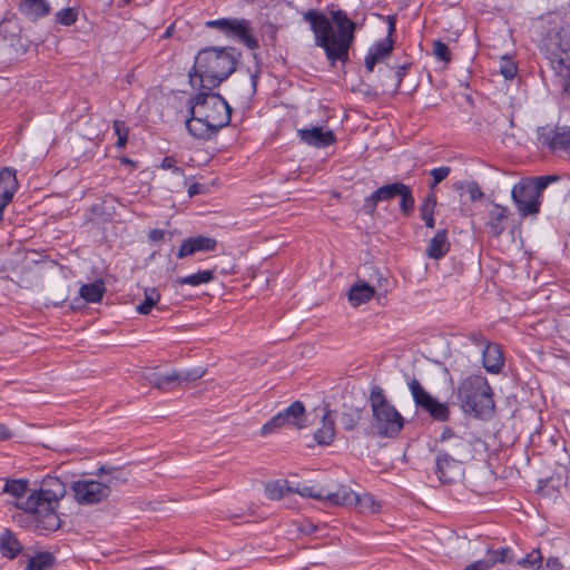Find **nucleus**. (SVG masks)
Masks as SVG:
<instances>
[{
	"label": "nucleus",
	"mask_w": 570,
	"mask_h": 570,
	"mask_svg": "<svg viewBox=\"0 0 570 570\" xmlns=\"http://www.w3.org/2000/svg\"><path fill=\"white\" fill-rule=\"evenodd\" d=\"M303 20L309 24L315 46L324 50L328 65L334 68L338 62L344 66L350 61V49L365 17H350L340 6L331 4L324 11L308 9L303 13Z\"/></svg>",
	"instance_id": "f257e3e1"
},
{
	"label": "nucleus",
	"mask_w": 570,
	"mask_h": 570,
	"mask_svg": "<svg viewBox=\"0 0 570 570\" xmlns=\"http://www.w3.org/2000/svg\"><path fill=\"white\" fill-rule=\"evenodd\" d=\"M51 483H55L59 491H29V482L26 479L7 480L2 491L17 499L16 507L31 515L36 529L56 531L60 528L61 521L55 511V504L63 497L65 487L57 478L46 481V484Z\"/></svg>",
	"instance_id": "f03ea898"
},
{
	"label": "nucleus",
	"mask_w": 570,
	"mask_h": 570,
	"mask_svg": "<svg viewBox=\"0 0 570 570\" xmlns=\"http://www.w3.org/2000/svg\"><path fill=\"white\" fill-rule=\"evenodd\" d=\"M242 52L235 47H206L198 51L189 71L195 89L214 90L235 72Z\"/></svg>",
	"instance_id": "7ed1b4c3"
},
{
	"label": "nucleus",
	"mask_w": 570,
	"mask_h": 570,
	"mask_svg": "<svg viewBox=\"0 0 570 570\" xmlns=\"http://www.w3.org/2000/svg\"><path fill=\"white\" fill-rule=\"evenodd\" d=\"M96 479H81L72 482L73 498L79 504L92 505L109 498L114 489L127 482L126 473L118 466L102 465Z\"/></svg>",
	"instance_id": "20e7f679"
},
{
	"label": "nucleus",
	"mask_w": 570,
	"mask_h": 570,
	"mask_svg": "<svg viewBox=\"0 0 570 570\" xmlns=\"http://www.w3.org/2000/svg\"><path fill=\"white\" fill-rule=\"evenodd\" d=\"M456 399L464 413L489 419L494 411L492 389L482 375H469L456 387Z\"/></svg>",
	"instance_id": "39448f33"
},
{
	"label": "nucleus",
	"mask_w": 570,
	"mask_h": 570,
	"mask_svg": "<svg viewBox=\"0 0 570 570\" xmlns=\"http://www.w3.org/2000/svg\"><path fill=\"white\" fill-rule=\"evenodd\" d=\"M370 405L373 415V429L380 438H396L403 426L404 417L392 405L381 386L373 385L370 394Z\"/></svg>",
	"instance_id": "423d86ee"
},
{
	"label": "nucleus",
	"mask_w": 570,
	"mask_h": 570,
	"mask_svg": "<svg viewBox=\"0 0 570 570\" xmlns=\"http://www.w3.org/2000/svg\"><path fill=\"white\" fill-rule=\"evenodd\" d=\"M556 180L558 178L554 176H539L523 178L513 186L511 197L520 217H534L540 213L542 193L551 181Z\"/></svg>",
	"instance_id": "0eeeda50"
},
{
	"label": "nucleus",
	"mask_w": 570,
	"mask_h": 570,
	"mask_svg": "<svg viewBox=\"0 0 570 570\" xmlns=\"http://www.w3.org/2000/svg\"><path fill=\"white\" fill-rule=\"evenodd\" d=\"M396 197L400 198V212L403 216L410 217L415 208V199L411 187L402 181L385 184L375 189L364 199L361 210L363 214L374 217L379 203L390 202Z\"/></svg>",
	"instance_id": "6e6552de"
},
{
	"label": "nucleus",
	"mask_w": 570,
	"mask_h": 570,
	"mask_svg": "<svg viewBox=\"0 0 570 570\" xmlns=\"http://www.w3.org/2000/svg\"><path fill=\"white\" fill-rule=\"evenodd\" d=\"M541 51L558 76L570 71V29L550 30L542 39Z\"/></svg>",
	"instance_id": "1a4fd4ad"
},
{
	"label": "nucleus",
	"mask_w": 570,
	"mask_h": 570,
	"mask_svg": "<svg viewBox=\"0 0 570 570\" xmlns=\"http://www.w3.org/2000/svg\"><path fill=\"white\" fill-rule=\"evenodd\" d=\"M188 105L193 109H202L219 129L230 122L232 107L222 95L213 90L199 89L198 94L189 98Z\"/></svg>",
	"instance_id": "9d476101"
},
{
	"label": "nucleus",
	"mask_w": 570,
	"mask_h": 570,
	"mask_svg": "<svg viewBox=\"0 0 570 570\" xmlns=\"http://www.w3.org/2000/svg\"><path fill=\"white\" fill-rule=\"evenodd\" d=\"M409 390L415 406L428 413L432 420L436 422H448L450 420L451 412L449 404L440 402L430 394L416 379H412L409 382Z\"/></svg>",
	"instance_id": "9b49d317"
},
{
	"label": "nucleus",
	"mask_w": 570,
	"mask_h": 570,
	"mask_svg": "<svg viewBox=\"0 0 570 570\" xmlns=\"http://www.w3.org/2000/svg\"><path fill=\"white\" fill-rule=\"evenodd\" d=\"M306 425V411L301 401L293 402L285 410L278 412L268 420L261 430L262 435H268L279 431L282 428H295L301 430Z\"/></svg>",
	"instance_id": "f8f14e48"
},
{
	"label": "nucleus",
	"mask_w": 570,
	"mask_h": 570,
	"mask_svg": "<svg viewBox=\"0 0 570 570\" xmlns=\"http://www.w3.org/2000/svg\"><path fill=\"white\" fill-rule=\"evenodd\" d=\"M537 139L541 147L549 151L570 155V127L560 125H546L538 127Z\"/></svg>",
	"instance_id": "ddd939ff"
},
{
	"label": "nucleus",
	"mask_w": 570,
	"mask_h": 570,
	"mask_svg": "<svg viewBox=\"0 0 570 570\" xmlns=\"http://www.w3.org/2000/svg\"><path fill=\"white\" fill-rule=\"evenodd\" d=\"M189 117L186 119V129L190 136L200 140H210L216 137L220 129L214 125L208 115L202 109L189 107Z\"/></svg>",
	"instance_id": "4468645a"
},
{
	"label": "nucleus",
	"mask_w": 570,
	"mask_h": 570,
	"mask_svg": "<svg viewBox=\"0 0 570 570\" xmlns=\"http://www.w3.org/2000/svg\"><path fill=\"white\" fill-rule=\"evenodd\" d=\"M464 463L465 461L452 456L449 458L448 454L438 452L435 459V474L444 484L458 482L464 474Z\"/></svg>",
	"instance_id": "2eb2a0df"
},
{
	"label": "nucleus",
	"mask_w": 570,
	"mask_h": 570,
	"mask_svg": "<svg viewBox=\"0 0 570 570\" xmlns=\"http://www.w3.org/2000/svg\"><path fill=\"white\" fill-rule=\"evenodd\" d=\"M224 35L228 38L238 39L250 50L259 47L257 38L252 33V23L247 19L229 18Z\"/></svg>",
	"instance_id": "dca6fc26"
},
{
	"label": "nucleus",
	"mask_w": 570,
	"mask_h": 570,
	"mask_svg": "<svg viewBox=\"0 0 570 570\" xmlns=\"http://www.w3.org/2000/svg\"><path fill=\"white\" fill-rule=\"evenodd\" d=\"M299 140L315 148H326L336 142L333 130L323 127L313 126L311 128H301L297 130Z\"/></svg>",
	"instance_id": "f3484780"
},
{
	"label": "nucleus",
	"mask_w": 570,
	"mask_h": 570,
	"mask_svg": "<svg viewBox=\"0 0 570 570\" xmlns=\"http://www.w3.org/2000/svg\"><path fill=\"white\" fill-rule=\"evenodd\" d=\"M216 247L217 240L215 238L198 235L195 237H188L184 239L176 256L178 259H183L196 253L213 252L216 249Z\"/></svg>",
	"instance_id": "a211bd4d"
},
{
	"label": "nucleus",
	"mask_w": 570,
	"mask_h": 570,
	"mask_svg": "<svg viewBox=\"0 0 570 570\" xmlns=\"http://www.w3.org/2000/svg\"><path fill=\"white\" fill-rule=\"evenodd\" d=\"M387 35L385 38L376 41L373 46L370 47L367 53L373 56L379 62L389 58L393 51L394 39L393 36L395 33L396 19L395 16H387Z\"/></svg>",
	"instance_id": "6ab92c4d"
},
{
	"label": "nucleus",
	"mask_w": 570,
	"mask_h": 570,
	"mask_svg": "<svg viewBox=\"0 0 570 570\" xmlns=\"http://www.w3.org/2000/svg\"><path fill=\"white\" fill-rule=\"evenodd\" d=\"M18 189V180L16 170L11 168H2L0 170V209L3 208L12 200L13 195Z\"/></svg>",
	"instance_id": "aec40b11"
},
{
	"label": "nucleus",
	"mask_w": 570,
	"mask_h": 570,
	"mask_svg": "<svg viewBox=\"0 0 570 570\" xmlns=\"http://www.w3.org/2000/svg\"><path fill=\"white\" fill-rule=\"evenodd\" d=\"M482 363L487 372L499 374L504 365V357L500 345L487 342L482 350Z\"/></svg>",
	"instance_id": "412c9836"
},
{
	"label": "nucleus",
	"mask_w": 570,
	"mask_h": 570,
	"mask_svg": "<svg viewBox=\"0 0 570 570\" xmlns=\"http://www.w3.org/2000/svg\"><path fill=\"white\" fill-rule=\"evenodd\" d=\"M439 453L466 461L472 455V444L462 436L454 438L438 449Z\"/></svg>",
	"instance_id": "4be33fe9"
},
{
	"label": "nucleus",
	"mask_w": 570,
	"mask_h": 570,
	"mask_svg": "<svg viewBox=\"0 0 570 570\" xmlns=\"http://www.w3.org/2000/svg\"><path fill=\"white\" fill-rule=\"evenodd\" d=\"M508 214L509 210L505 206L492 205V209L489 212V219L485 222V227L491 236L499 237L502 235L509 217Z\"/></svg>",
	"instance_id": "5701e85b"
},
{
	"label": "nucleus",
	"mask_w": 570,
	"mask_h": 570,
	"mask_svg": "<svg viewBox=\"0 0 570 570\" xmlns=\"http://www.w3.org/2000/svg\"><path fill=\"white\" fill-rule=\"evenodd\" d=\"M450 246L451 245L448 237V230L440 229L429 240V244L425 248V255L432 259H441L449 253Z\"/></svg>",
	"instance_id": "b1692460"
},
{
	"label": "nucleus",
	"mask_w": 570,
	"mask_h": 570,
	"mask_svg": "<svg viewBox=\"0 0 570 570\" xmlns=\"http://www.w3.org/2000/svg\"><path fill=\"white\" fill-rule=\"evenodd\" d=\"M325 501L331 505H355L360 502V497L347 485H340L336 491L325 490Z\"/></svg>",
	"instance_id": "393cba45"
},
{
	"label": "nucleus",
	"mask_w": 570,
	"mask_h": 570,
	"mask_svg": "<svg viewBox=\"0 0 570 570\" xmlns=\"http://www.w3.org/2000/svg\"><path fill=\"white\" fill-rule=\"evenodd\" d=\"M20 12L32 21H37L50 13L51 7L47 0H22Z\"/></svg>",
	"instance_id": "a878e982"
},
{
	"label": "nucleus",
	"mask_w": 570,
	"mask_h": 570,
	"mask_svg": "<svg viewBox=\"0 0 570 570\" xmlns=\"http://www.w3.org/2000/svg\"><path fill=\"white\" fill-rule=\"evenodd\" d=\"M146 379L151 386L164 392L174 391L176 387L181 385L177 371H173L167 374L151 372L146 376Z\"/></svg>",
	"instance_id": "bb28decb"
},
{
	"label": "nucleus",
	"mask_w": 570,
	"mask_h": 570,
	"mask_svg": "<svg viewBox=\"0 0 570 570\" xmlns=\"http://www.w3.org/2000/svg\"><path fill=\"white\" fill-rule=\"evenodd\" d=\"M335 438V420L332 411L327 410L323 414L322 425L314 433V439L320 445H330Z\"/></svg>",
	"instance_id": "cd10ccee"
},
{
	"label": "nucleus",
	"mask_w": 570,
	"mask_h": 570,
	"mask_svg": "<svg viewBox=\"0 0 570 570\" xmlns=\"http://www.w3.org/2000/svg\"><path fill=\"white\" fill-rule=\"evenodd\" d=\"M374 288L366 283H356L348 291V301L352 306L357 307L368 302L374 296Z\"/></svg>",
	"instance_id": "c85d7f7f"
},
{
	"label": "nucleus",
	"mask_w": 570,
	"mask_h": 570,
	"mask_svg": "<svg viewBox=\"0 0 570 570\" xmlns=\"http://www.w3.org/2000/svg\"><path fill=\"white\" fill-rule=\"evenodd\" d=\"M0 550L8 559H14L22 550V546L9 529H4L1 533Z\"/></svg>",
	"instance_id": "c756f323"
},
{
	"label": "nucleus",
	"mask_w": 570,
	"mask_h": 570,
	"mask_svg": "<svg viewBox=\"0 0 570 570\" xmlns=\"http://www.w3.org/2000/svg\"><path fill=\"white\" fill-rule=\"evenodd\" d=\"M438 199L435 193L429 191L420 206V217L428 228L435 226L434 209Z\"/></svg>",
	"instance_id": "7c9ffc66"
},
{
	"label": "nucleus",
	"mask_w": 570,
	"mask_h": 570,
	"mask_svg": "<svg viewBox=\"0 0 570 570\" xmlns=\"http://www.w3.org/2000/svg\"><path fill=\"white\" fill-rule=\"evenodd\" d=\"M56 564V558L50 552H38L29 559L24 570H51Z\"/></svg>",
	"instance_id": "2f4dec72"
},
{
	"label": "nucleus",
	"mask_w": 570,
	"mask_h": 570,
	"mask_svg": "<svg viewBox=\"0 0 570 570\" xmlns=\"http://www.w3.org/2000/svg\"><path fill=\"white\" fill-rule=\"evenodd\" d=\"M105 293L102 282H95L91 284H83L79 289V295L88 303H98L101 301Z\"/></svg>",
	"instance_id": "473e14b6"
},
{
	"label": "nucleus",
	"mask_w": 570,
	"mask_h": 570,
	"mask_svg": "<svg viewBox=\"0 0 570 570\" xmlns=\"http://www.w3.org/2000/svg\"><path fill=\"white\" fill-rule=\"evenodd\" d=\"M144 296V301L136 306V311L138 314L148 315L160 301V293L156 287H151L145 289Z\"/></svg>",
	"instance_id": "72a5a7b5"
},
{
	"label": "nucleus",
	"mask_w": 570,
	"mask_h": 570,
	"mask_svg": "<svg viewBox=\"0 0 570 570\" xmlns=\"http://www.w3.org/2000/svg\"><path fill=\"white\" fill-rule=\"evenodd\" d=\"M215 278L214 271L206 269L199 271L195 274H190L184 277H178L177 283L179 285H190V286H199L202 284H207Z\"/></svg>",
	"instance_id": "f704fd0d"
},
{
	"label": "nucleus",
	"mask_w": 570,
	"mask_h": 570,
	"mask_svg": "<svg viewBox=\"0 0 570 570\" xmlns=\"http://www.w3.org/2000/svg\"><path fill=\"white\" fill-rule=\"evenodd\" d=\"M491 568L497 563H510L512 561V550L509 547H502L497 550H488L487 558Z\"/></svg>",
	"instance_id": "c9c22d12"
},
{
	"label": "nucleus",
	"mask_w": 570,
	"mask_h": 570,
	"mask_svg": "<svg viewBox=\"0 0 570 570\" xmlns=\"http://www.w3.org/2000/svg\"><path fill=\"white\" fill-rule=\"evenodd\" d=\"M543 557L539 549L532 550L530 553H528L524 558L518 561V564L538 570L542 567Z\"/></svg>",
	"instance_id": "e433bc0d"
},
{
	"label": "nucleus",
	"mask_w": 570,
	"mask_h": 570,
	"mask_svg": "<svg viewBox=\"0 0 570 570\" xmlns=\"http://www.w3.org/2000/svg\"><path fill=\"white\" fill-rule=\"evenodd\" d=\"M362 416V410L355 409L350 413H342L340 417V423L345 431H352L356 428L358 421Z\"/></svg>",
	"instance_id": "4c0bfd02"
},
{
	"label": "nucleus",
	"mask_w": 570,
	"mask_h": 570,
	"mask_svg": "<svg viewBox=\"0 0 570 570\" xmlns=\"http://www.w3.org/2000/svg\"><path fill=\"white\" fill-rule=\"evenodd\" d=\"M295 492L305 498L325 501V490L316 485H301L295 489Z\"/></svg>",
	"instance_id": "58836bf2"
},
{
	"label": "nucleus",
	"mask_w": 570,
	"mask_h": 570,
	"mask_svg": "<svg viewBox=\"0 0 570 570\" xmlns=\"http://www.w3.org/2000/svg\"><path fill=\"white\" fill-rule=\"evenodd\" d=\"M78 10L75 8H65L56 13V21L62 26L69 27L77 21Z\"/></svg>",
	"instance_id": "ea45409f"
},
{
	"label": "nucleus",
	"mask_w": 570,
	"mask_h": 570,
	"mask_svg": "<svg viewBox=\"0 0 570 570\" xmlns=\"http://www.w3.org/2000/svg\"><path fill=\"white\" fill-rule=\"evenodd\" d=\"M500 73L505 79H513L518 72L517 63L509 57L503 56L500 60Z\"/></svg>",
	"instance_id": "a19ab883"
},
{
	"label": "nucleus",
	"mask_w": 570,
	"mask_h": 570,
	"mask_svg": "<svg viewBox=\"0 0 570 570\" xmlns=\"http://www.w3.org/2000/svg\"><path fill=\"white\" fill-rule=\"evenodd\" d=\"M285 482L281 480L271 481L265 485V494L268 499L278 500L284 495Z\"/></svg>",
	"instance_id": "79ce46f5"
},
{
	"label": "nucleus",
	"mask_w": 570,
	"mask_h": 570,
	"mask_svg": "<svg viewBox=\"0 0 570 570\" xmlns=\"http://www.w3.org/2000/svg\"><path fill=\"white\" fill-rule=\"evenodd\" d=\"M450 173L451 168L448 166L433 168L430 171L432 177V181L429 184L430 191H433L434 188L450 175Z\"/></svg>",
	"instance_id": "37998d69"
},
{
	"label": "nucleus",
	"mask_w": 570,
	"mask_h": 570,
	"mask_svg": "<svg viewBox=\"0 0 570 570\" xmlns=\"http://www.w3.org/2000/svg\"><path fill=\"white\" fill-rule=\"evenodd\" d=\"M177 372H178L179 381L181 384L184 382H194L196 380L202 379L205 375L206 370H204L203 367H195V368L181 370V371H177Z\"/></svg>",
	"instance_id": "c03bdc74"
},
{
	"label": "nucleus",
	"mask_w": 570,
	"mask_h": 570,
	"mask_svg": "<svg viewBox=\"0 0 570 570\" xmlns=\"http://www.w3.org/2000/svg\"><path fill=\"white\" fill-rule=\"evenodd\" d=\"M433 53L443 62H449L451 60L449 47L441 40L433 42Z\"/></svg>",
	"instance_id": "a18cd8bd"
},
{
	"label": "nucleus",
	"mask_w": 570,
	"mask_h": 570,
	"mask_svg": "<svg viewBox=\"0 0 570 570\" xmlns=\"http://www.w3.org/2000/svg\"><path fill=\"white\" fill-rule=\"evenodd\" d=\"M160 168L171 170V173L177 177L184 178V170L176 165V159L174 157H165L161 160Z\"/></svg>",
	"instance_id": "49530a36"
},
{
	"label": "nucleus",
	"mask_w": 570,
	"mask_h": 570,
	"mask_svg": "<svg viewBox=\"0 0 570 570\" xmlns=\"http://www.w3.org/2000/svg\"><path fill=\"white\" fill-rule=\"evenodd\" d=\"M468 193L472 202H476L483 198L484 194L476 181H471L468 185Z\"/></svg>",
	"instance_id": "de8ad7c7"
},
{
	"label": "nucleus",
	"mask_w": 570,
	"mask_h": 570,
	"mask_svg": "<svg viewBox=\"0 0 570 570\" xmlns=\"http://www.w3.org/2000/svg\"><path fill=\"white\" fill-rule=\"evenodd\" d=\"M229 18H220L216 20H208L205 22V27L209 29H217L220 32L225 33L226 26L228 23Z\"/></svg>",
	"instance_id": "09e8293b"
},
{
	"label": "nucleus",
	"mask_w": 570,
	"mask_h": 570,
	"mask_svg": "<svg viewBox=\"0 0 570 570\" xmlns=\"http://www.w3.org/2000/svg\"><path fill=\"white\" fill-rule=\"evenodd\" d=\"M112 129L117 137H120L124 135V137L128 136L129 128L127 127L126 122L124 120H114L112 121Z\"/></svg>",
	"instance_id": "8fccbe9b"
},
{
	"label": "nucleus",
	"mask_w": 570,
	"mask_h": 570,
	"mask_svg": "<svg viewBox=\"0 0 570 570\" xmlns=\"http://www.w3.org/2000/svg\"><path fill=\"white\" fill-rule=\"evenodd\" d=\"M410 68H411L410 62H405L396 68L395 73H394V76L396 78V88L400 87L401 82L403 81V79Z\"/></svg>",
	"instance_id": "3c124183"
},
{
	"label": "nucleus",
	"mask_w": 570,
	"mask_h": 570,
	"mask_svg": "<svg viewBox=\"0 0 570 570\" xmlns=\"http://www.w3.org/2000/svg\"><path fill=\"white\" fill-rule=\"evenodd\" d=\"M453 430L451 428H444L441 432L440 438L436 440V444L440 443L441 446L445 444L446 442H450V440L458 438Z\"/></svg>",
	"instance_id": "603ef678"
},
{
	"label": "nucleus",
	"mask_w": 570,
	"mask_h": 570,
	"mask_svg": "<svg viewBox=\"0 0 570 570\" xmlns=\"http://www.w3.org/2000/svg\"><path fill=\"white\" fill-rule=\"evenodd\" d=\"M490 568L491 563L484 558L468 564L464 570H489Z\"/></svg>",
	"instance_id": "864d4df0"
},
{
	"label": "nucleus",
	"mask_w": 570,
	"mask_h": 570,
	"mask_svg": "<svg viewBox=\"0 0 570 570\" xmlns=\"http://www.w3.org/2000/svg\"><path fill=\"white\" fill-rule=\"evenodd\" d=\"M546 568L548 570H563V566L557 557L548 558L546 561Z\"/></svg>",
	"instance_id": "5fc2aeb1"
},
{
	"label": "nucleus",
	"mask_w": 570,
	"mask_h": 570,
	"mask_svg": "<svg viewBox=\"0 0 570 570\" xmlns=\"http://www.w3.org/2000/svg\"><path fill=\"white\" fill-rule=\"evenodd\" d=\"M165 235H166V232L163 230V229H157V228L156 229H151L149 232V234H148V239L150 242L156 243V242H159V240L164 239Z\"/></svg>",
	"instance_id": "6e6d98bb"
},
{
	"label": "nucleus",
	"mask_w": 570,
	"mask_h": 570,
	"mask_svg": "<svg viewBox=\"0 0 570 570\" xmlns=\"http://www.w3.org/2000/svg\"><path fill=\"white\" fill-rule=\"evenodd\" d=\"M468 338L470 340V342H472L474 345H482L487 343V341L484 340L483 335L480 333V332H472L468 335Z\"/></svg>",
	"instance_id": "4d7b16f0"
},
{
	"label": "nucleus",
	"mask_w": 570,
	"mask_h": 570,
	"mask_svg": "<svg viewBox=\"0 0 570 570\" xmlns=\"http://www.w3.org/2000/svg\"><path fill=\"white\" fill-rule=\"evenodd\" d=\"M204 189H205L204 185H202L199 183H195L188 187L187 191H188L189 197H193V196L204 193Z\"/></svg>",
	"instance_id": "13d9d810"
},
{
	"label": "nucleus",
	"mask_w": 570,
	"mask_h": 570,
	"mask_svg": "<svg viewBox=\"0 0 570 570\" xmlns=\"http://www.w3.org/2000/svg\"><path fill=\"white\" fill-rule=\"evenodd\" d=\"M376 63H379V61L373 56H371L370 53H366V56H365V69L368 72H373Z\"/></svg>",
	"instance_id": "bf43d9fd"
},
{
	"label": "nucleus",
	"mask_w": 570,
	"mask_h": 570,
	"mask_svg": "<svg viewBox=\"0 0 570 570\" xmlns=\"http://www.w3.org/2000/svg\"><path fill=\"white\" fill-rule=\"evenodd\" d=\"M11 438L10 430L4 425L0 423V440H8Z\"/></svg>",
	"instance_id": "052dcab7"
},
{
	"label": "nucleus",
	"mask_w": 570,
	"mask_h": 570,
	"mask_svg": "<svg viewBox=\"0 0 570 570\" xmlns=\"http://www.w3.org/2000/svg\"><path fill=\"white\" fill-rule=\"evenodd\" d=\"M119 161L122 165L131 166V167H135V168L137 167V163L134 161L132 159L128 158L127 156L120 157Z\"/></svg>",
	"instance_id": "680f3d73"
},
{
	"label": "nucleus",
	"mask_w": 570,
	"mask_h": 570,
	"mask_svg": "<svg viewBox=\"0 0 570 570\" xmlns=\"http://www.w3.org/2000/svg\"><path fill=\"white\" fill-rule=\"evenodd\" d=\"M127 141H128V136L124 137V135H122V136L118 137L116 147L122 149L126 147Z\"/></svg>",
	"instance_id": "e2e57ef3"
},
{
	"label": "nucleus",
	"mask_w": 570,
	"mask_h": 570,
	"mask_svg": "<svg viewBox=\"0 0 570 570\" xmlns=\"http://www.w3.org/2000/svg\"><path fill=\"white\" fill-rule=\"evenodd\" d=\"M257 81H258V71H255L254 73L250 75V82H252L253 92L256 91Z\"/></svg>",
	"instance_id": "0e129e2a"
},
{
	"label": "nucleus",
	"mask_w": 570,
	"mask_h": 570,
	"mask_svg": "<svg viewBox=\"0 0 570 570\" xmlns=\"http://www.w3.org/2000/svg\"><path fill=\"white\" fill-rule=\"evenodd\" d=\"M563 88H564V91L570 96V71L567 73Z\"/></svg>",
	"instance_id": "69168bd1"
},
{
	"label": "nucleus",
	"mask_w": 570,
	"mask_h": 570,
	"mask_svg": "<svg viewBox=\"0 0 570 570\" xmlns=\"http://www.w3.org/2000/svg\"><path fill=\"white\" fill-rule=\"evenodd\" d=\"M50 478H51V476H48V478L43 479L42 484H43L45 487H49L47 490H55V491H59V488H58L55 483L46 484V481H47L48 479H50ZM40 490H45V489H43V488H41Z\"/></svg>",
	"instance_id": "338daca9"
},
{
	"label": "nucleus",
	"mask_w": 570,
	"mask_h": 570,
	"mask_svg": "<svg viewBox=\"0 0 570 570\" xmlns=\"http://www.w3.org/2000/svg\"><path fill=\"white\" fill-rule=\"evenodd\" d=\"M3 212L0 209V220L2 219Z\"/></svg>",
	"instance_id": "774afa93"
}]
</instances>
